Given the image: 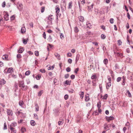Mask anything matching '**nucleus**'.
<instances>
[{
    "label": "nucleus",
    "mask_w": 133,
    "mask_h": 133,
    "mask_svg": "<svg viewBox=\"0 0 133 133\" xmlns=\"http://www.w3.org/2000/svg\"><path fill=\"white\" fill-rule=\"evenodd\" d=\"M55 10L57 16V19L58 16H59V17H60V16L61 15V14H59V13L60 11V8L59 7H58V5L56 6Z\"/></svg>",
    "instance_id": "nucleus-1"
},
{
    "label": "nucleus",
    "mask_w": 133,
    "mask_h": 133,
    "mask_svg": "<svg viewBox=\"0 0 133 133\" xmlns=\"http://www.w3.org/2000/svg\"><path fill=\"white\" fill-rule=\"evenodd\" d=\"M78 18L79 19V21H80L81 23L79 22L78 25L79 26H81L82 25L84 21V18L82 16H80L78 17Z\"/></svg>",
    "instance_id": "nucleus-2"
},
{
    "label": "nucleus",
    "mask_w": 133,
    "mask_h": 133,
    "mask_svg": "<svg viewBox=\"0 0 133 133\" xmlns=\"http://www.w3.org/2000/svg\"><path fill=\"white\" fill-rule=\"evenodd\" d=\"M6 70V69L4 71V72L5 73H11L13 71V69L12 68H9L7 70V71H6L5 70Z\"/></svg>",
    "instance_id": "nucleus-3"
},
{
    "label": "nucleus",
    "mask_w": 133,
    "mask_h": 133,
    "mask_svg": "<svg viewBox=\"0 0 133 133\" xmlns=\"http://www.w3.org/2000/svg\"><path fill=\"white\" fill-rule=\"evenodd\" d=\"M17 7L19 10L23 8V5L22 3L19 2L17 3L16 4Z\"/></svg>",
    "instance_id": "nucleus-4"
},
{
    "label": "nucleus",
    "mask_w": 133,
    "mask_h": 133,
    "mask_svg": "<svg viewBox=\"0 0 133 133\" xmlns=\"http://www.w3.org/2000/svg\"><path fill=\"white\" fill-rule=\"evenodd\" d=\"M9 128L11 131V133H16V130H15L14 128L11 127V125L10 126Z\"/></svg>",
    "instance_id": "nucleus-5"
},
{
    "label": "nucleus",
    "mask_w": 133,
    "mask_h": 133,
    "mask_svg": "<svg viewBox=\"0 0 133 133\" xmlns=\"http://www.w3.org/2000/svg\"><path fill=\"white\" fill-rule=\"evenodd\" d=\"M7 112L8 115L11 116H12L13 112L12 110L10 109H7Z\"/></svg>",
    "instance_id": "nucleus-6"
},
{
    "label": "nucleus",
    "mask_w": 133,
    "mask_h": 133,
    "mask_svg": "<svg viewBox=\"0 0 133 133\" xmlns=\"http://www.w3.org/2000/svg\"><path fill=\"white\" fill-rule=\"evenodd\" d=\"M106 118L108 122H109L110 121L113 120L114 119V117L113 116L106 117Z\"/></svg>",
    "instance_id": "nucleus-7"
},
{
    "label": "nucleus",
    "mask_w": 133,
    "mask_h": 133,
    "mask_svg": "<svg viewBox=\"0 0 133 133\" xmlns=\"http://www.w3.org/2000/svg\"><path fill=\"white\" fill-rule=\"evenodd\" d=\"M21 31L22 33H24L26 31V29L24 24H23V27L21 28Z\"/></svg>",
    "instance_id": "nucleus-8"
},
{
    "label": "nucleus",
    "mask_w": 133,
    "mask_h": 133,
    "mask_svg": "<svg viewBox=\"0 0 133 133\" xmlns=\"http://www.w3.org/2000/svg\"><path fill=\"white\" fill-rule=\"evenodd\" d=\"M19 86L20 87H22L24 85V82L23 81H19Z\"/></svg>",
    "instance_id": "nucleus-9"
},
{
    "label": "nucleus",
    "mask_w": 133,
    "mask_h": 133,
    "mask_svg": "<svg viewBox=\"0 0 133 133\" xmlns=\"http://www.w3.org/2000/svg\"><path fill=\"white\" fill-rule=\"evenodd\" d=\"M85 100L86 102H88L90 100V98L89 97V95L88 94L85 96Z\"/></svg>",
    "instance_id": "nucleus-10"
},
{
    "label": "nucleus",
    "mask_w": 133,
    "mask_h": 133,
    "mask_svg": "<svg viewBox=\"0 0 133 133\" xmlns=\"http://www.w3.org/2000/svg\"><path fill=\"white\" fill-rule=\"evenodd\" d=\"M6 81L4 80V79H1L0 81V85H1L2 84L4 85L5 84Z\"/></svg>",
    "instance_id": "nucleus-11"
},
{
    "label": "nucleus",
    "mask_w": 133,
    "mask_h": 133,
    "mask_svg": "<svg viewBox=\"0 0 133 133\" xmlns=\"http://www.w3.org/2000/svg\"><path fill=\"white\" fill-rule=\"evenodd\" d=\"M4 18L5 20L8 21L9 19V15L8 14H6L4 16Z\"/></svg>",
    "instance_id": "nucleus-12"
},
{
    "label": "nucleus",
    "mask_w": 133,
    "mask_h": 133,
    "mask_svg": "<svg viewBox=\"0 0 133 133\" xmlns=\"http://www.w3.org/2000/svg\"><path fill=\"white\" fill-rule=\"evenodd\" d=\"M54 55L58 59L60 60L61 58L60 55L59 54L57 53H56Z\"/></svg>",
    "instance_id": "nucleus-13"
},
{
    "label": "nucleus",
    "mask_w": 133,
    "mask_h": 133,
    "mask_svg": "<svg viewBox=\"0 0 133 133\" xmlns=\"http://www.w3.org/2000/svg\"><path fill=\"white\" fill-rule=\"evenodd\" d=\"M111 82H108L107 84L106 88L107 89H109V87L111 86Z\"/></svg>",
    "instance_id": "nucleus-14"
},
{
    "label": "nucleus",
    "mask_w": 133,
    "mask_h": 133,
    "mask_svg": "<svg viewBox=\"0 0 133 133\" xmlns=\"http://www.w3.org/2000/svg\"><path fill=\"white\" fill-rule=\"evenodd\" d=\"M94 4H92L90 6H88V9L89 10L91 11L92 9L93 6H94Z\"/></svg>",
    "instance_id": "nucleus-15"
},
{
    "label": "nucleus",
    "mask_w": 133,
    "mask_h": 133,
    "mask_svg": "<svg viewBox=\"0 0 133 133\" xmlns=\"http://www.w3.org/2000/svg\"><path fill=\"white\" fill-rule=\"evenodd\" d=\"M28 41V38H27L26 39H23V43L24 44H26L27 42Z\"/></svg>",
    "instance_id": "nucleus-16"
},
{
    "label": "nucleus",
    "mask_w": 133,
    "mask_h": 133,
    "mask_svg": "<svg viewBox=\"0 0 133 133\" xmlns=\"http://www.w3.org/2000/svg\"><path fill=\"white\" fill-rule=\"evenodd\" d=\"M48 19L50 21H51V23H52L51 21L53 19V16L52 15H50L48 17Z\"/></svg>",
    "instance_id": "nucleus-17"
},
{
    "label": "nucleus",
    "mask_w": 133,
    "mask_h": 133,
    "mask_svg": "<svg viewBox=\"0 0 133 133\" xmlns=\"http://www.w3.org/2000/svg\"><path fill=\"white\" fill-rule=\"evenodd\" d=\"M72 2H70L69 3L68 6V8L69 9H71V8L72 6Z\"/></svg>",
    "instance_id": "nucleus-18"
},
{
    "label": "nucleus",
    "mask_w": 133,
    "mask_h": 133,
    "mask_svg": "<svg viewBox=\"0 0 133 133\" xmlns=\"http://www.w3.org/2000/svg\"><path fill=\"white\" fill-rule=\"evenodd\" d=\"M126 95L127 96L129 97H131V95L129 91L127 90L126 93Z\"/></svg>",
    "instance_id": "nucleus-19"
},
{
    "label": "nucleus",
    "mask_w": 133,
    "mask_h": 133,
    "mask_svg": "<svg viewBox=\"0 0 133 133\" xmlns=\"http://www.w3.org/2000/svg\"><path fill=\"white\" fill-rule=\"evenodd\" d=\"M97 78V77L96 74H93L91 77V78L92 79H96Z\"/></svg>",
    "instance_id": "nucleus-20"
},
{
    "label": "nucleus",
    "mask_w": 133,
    "mask_h": 133,
    "mask_svg": "<svg viewBox=\"0 0 133 133\" xmlns=\"http://www.w3.org/2000/svg\"><path fill=\"white\" fill-rule=\"evenodd\" d=\"M24 50L23 48H21L18 51L19 53H22L23 51Z\"/></svg>",
    "instance_id": "nucleus-21"
},
{
    "label": "nucleus",
    "mask_w": 133,
    "mask_h": 133,
    "mask_svg": "<svg viewBox=\"0 0 133 133\" xmlns=\"http://www.w3.org/2000/svg\"><path fill=\"white\" fill-rule=\"evenodd\" d=\"M3 59H5L7 61H8L9 60L8 59V56L7 55H4L3 56Z\"/></svg>",
    "instance_id": "nucleus-22"
},
{
    "label": "nucleus",
    "mask_w": 133,
    "mask_h": 133,
    "mask_svg": "<svg viewBox=\"0 0 133 133\" xmlns=\"http://www.w3.org/2000/svg\"><path fill=\"white\" fill-rule=\"evenodd\" d=\"M30 123L31 125L33 126H34L36 124L35 122L33 120L31 121Z\"/></svg>",
    "instance_id": "nucleus-23"
},
{
    "label": "nucleus",
    "mask_w": 133,
    "mask_h": 133,
    "mask_svg": "<svg viewBox=\"0 0 133 133\" xmlns=\"http://www.w3.org/2000/svg\"><path fill=\"white\" fill-rule=\"evenodd\" d=\"M86 24L87 26V27L90 28H91V27L92 26L91 24L89 22H87L86 23Z\"/></svg>",
    "instance_id": "nucleus-24"
},
{
    "label": "nucleus",
    "mask_w": 133,
    "mask_h": 133,
    "mask_svg": "<svg viewBox=\"0 0 133 133\" xmlns=\"http://www.w3.org/2000/svg\"><path fill=\"white\" fill-rule=\"evenodd\" d=\"M84 92H82L81 94H79V95L80 96L81 98V99H82L84 97Z\"/></svg>",
    "instance_id": "nucleus-25"
},
{
    "label": "nucleus",
    "mask_w": 133,
    "mask_h": 133,
    "mask_svg": "<svg viewBox=\"0 0 133 133\" xmlns=\"http://www.w3.org/2000/svg\"><path fill=\"white\" fill-rule=\"evenodd\" d=\"M63 123V120L60 121L58 122V124L59 125H62Z\"/></svg>",
    "instance_id": "nucleus-26"
},
{
    "label": "nucleus",
    "mask_w": 133,
    "mask_h": 133,
    "mask_svg": "<svg viewBox=\"0 0 133 133\" xmlns=\"http://www.w3.org/2000/svg\"><path fill=\"white\" fill-rule=\"evenodd\" d=\"M74 31L75 33H77L78 32L79 30L77 27H75L74 28Z\"/></svg>",
    "instance_id": "nucleus-27"
},
{
    "label": "nucleus",
    "mask_w": 133,
    "mask_h": 133,
    "mask_svg": "<svg viewBox=\"0 0 133 133\" xmlns=\"http://www.w3.org/2000/svg\"><path fill=\"white\" fill-rule=\"evenodd\" d=\"M35 109L36 111H39V107L38 104H36L35 105Z\"/></svg>",
    "instance_id": "nucleus-28"
},
{
    "label": "nucleus",
    "mask_w": 133,
    "mask_h": 133,
    "mask_svg": "<svg viewBox=\"0 0 133 133\" xmlns=\"http://www.w3.org/2000/svg\"><path fill=\"white\" fill-rule=\"evenodd\" d=\"M71 81H69L68 80H66L65 81V84H66L67 85H70V84Z\"/></svg>",
    "instance_id": "nucleus-29"
},
{
    "label": "nucleus",
    "mask_w": 133,
    "mask_h": 133,
    "mask_svg": "<svg viewBox=\"0 0 133 133\" xmlns=\"http://www.w3.org/2000/svg\"><path fill=\"white\" fill-rule=\"evenodd\" d=\"M103 63L105 64H107L108 63V60L107 59H105L103 60Z\"/></svg>",
    "instance_id": "nucleus-30"
},
{
    "label": "nucleus",
    "mask_w": 133,
    "mask_h": 133,
    "mask_svg": "<svg viewBox=\"0 0 133 133\" xmlns=\"http://www.w3.org/2000/svg\"><path fill=\"white\" fill-rule=\"evenodd\" d=\"M104 128L106 130H107L109 129L108 127V125L106 124H104Z\"/></svg>",
    "instance_id": "nucleus-31"
},
{
    "label": "nucleus",
    "mask_w": 133,
    "mask_h": 133,
    "mask_svg": "<svg viewBox=\"0 0 133 133\" xmlns=\"http://www.w3.org/2000/svg\"><path fill=\"white\" fill-rule=\"evenodd\" d=\"M31 72L30 71L28 70L25 73V75H28L30 74Z\"/></svg>",
    "instance_id": "nucleus-32"
},
{
    "label": "nucleus",
    "mask_w": 133,
    "mask_h": 133,
    "mask_svg": "<svg viewBox=\"0 0 133 133\" xmlns=\"http://www.w3.org/2000/svg\"><path fill=\"white\" fill-rule=\"evenodd\" d=\"M54 66H55L54 65L50 66L48 68V70H53L54 68Z\"/></svg>",
    "instance_id": "nucleus-33"
},
{
    "label": "nucleus",
    "mask_w": 133,
    "mask_h": 133,
    "mask_svg": "<svg viewBox=\"0 0 133 133\" xmlns=\"http://www.w3.org/2000/svg\"><path fill=\"white\" fill-rule=\"evenodd\" d=\"M101 103H100V102H99L97 104V107L99 109L101 107Z\"/></svg>",
    "instance_id": "nucleus-34"
},
{
    "label": "nucleus",
    "mask_w": 133,
    "mask_h": 133,
    "mask_svg": "<svg viewBox=\"0 0 133 133\" xmlns=\"http://www.w3.org/2000/svg\"><path fill=\"white\" fill-rule=\"evenodd\" d=\"M43 91L42 90H41L38 93V96H40L43 93Z\"/></svg>",
    "instance_id": "nucleus-35"
},
{
    "label": "nucleus",
    "mask_w": 133,
    "mask_h": 133,
    "mask_svg": "<svg viewBox=\"0 0 133 133\" xmlns=\"http://www.w3.org/2000/svg\"><path fill=\"white\" fill-rule=\"evenodd\" d=\"M48 39L50 42H51L52 41V38L50 36H49Z\"/></svg>",
    "instance_id": "nucleus-36"
},
{
    "label": "nucleus",
    "mask_w": 133,
    "mask_h": 133,
    "mask_svg": "<svg viewBox=\"0 0 133 133\" xmlns=\"http://www.w3.org/2000/svg\"><path fill=\"white\" fill-rule=\"evenodd\" d=\"M24 103L23 101H19V104L21 106H22L24 104Z\"/></svg>",
    "instance_id": "nucleus-37"
},
{
    "label": "nucleus",
    "mask_w": 133,
    "mask_h": 133,
    "mask_svg": "<svg viewBox=\"0 0 133 133\" xmlns=\"http://www.w3.org/2000/svg\"><path fill=\"white\" fill-rule=\"evenodd\" d=\"M101 38L102 39H104L106 37V36L105 35L103 34H102L101 36Z\"/></svg>",
    "instance_id": "nucleus-38"
},
{
    "label": "nucleus",
    "mask_w": 133,
    "mask_h": 133,
    "mask_svg": "<svg viewBox=\"0 0 133 133\" xmlns=\"http://www.w3.org/2000/svg\"><path fill=\"white\" fill-rule=\"evenodd\" d=\"M39 71L42 73H44L45 72V70L44 69H41L39 70Z\"/></svg>",
    "instance_id": "nucleus-39"
},
{
    "label": "nucleus",
    "mask_w": 133,
    "mask_h": 133,
    "mask_svg": "<svg viewBox=\"0 0 133 133\" xmlns=\"http://www.w3.org/2000/svg\"><path fill=\"white\" fill-rule=\"evenodd\" d=\"M17 57L18 59H20L22 57V56L20 54H18L17 55Z\"/></svg>",
    "instance_id": "nucleus-40"
},
{
    "label": "nucleus",
    "mask_w": 133,
    "mask_h": 133,
    "mask_svg": "<svg viewBox=\"0 0 133 133\" xmlns=\"http://www.w3.org/2000/svg\"><path fill=\"white\" fill-rule=\"evenodd\" d=\"M108 97V95L107 94H105V95L104 96L103 99H106Z\"/></svg>",
    "instance_id": "nucleus-41"
},
{
    "label": "nucleus",
    "mask_w": 133,
    "mask_h": 133,
    "mask_svg": "<svg viewBox=\"0 0 133 133\" xmlns=\"http://www.w3.org/2000/svg\"><path fill=\"white\" fill-rule=\"evenodd\" d=\"M117 42L118 44L119 45H121L122 43V42L121 41V40L120 39Z\"/></svg>",
    "instance_id": "nucleus-42"
},
{
    "label": "nucleus",
    "mask_w": 133,
    "mask_h": 133,
    "mask_svg": "<svg viewBox=\"0 0 133 133\" xmlns=\"http://www.w3.org/2000/svg\"><path fill=\"white\" fill-rule=\"evenodd\" d=\"M17 125V123L16 122H14V123H12L11 124V125H11L14 127H15Z\"/></svg>",
    "instance_id": "nucleus-43"
},
{
    "label": "nucleus",
    "mask_w": 133,
    "mask_h": 133,
    "mask_svg": "<svg viewBox=\"0 0 133 133\" xmlns=\"http://www.w3.org/2000/svg\"><path fill=\"white\" fill-rule=\"evenodd\" d=\"M45 10V7L44 6H42L41 7V12L42 13Z\"/></svg>",
    "instance_id": "nucleus-44"
},
{
    "label": "nucleus",
    "mask_w": 133,
    "mask_h": 133,
    "mask_svg": "<svg viewBox=\"0 0 133 133\" xmlns=\"http://www.w3.org/2000/svg\"><path fill=\"white\" fill-rule=\"evenodd\" d=\"M35 54L36 56H38L39 55V52L38 51H35Z\"/></svg>",
    "instance_id": "nucleus-45"
},
{
    "label": "nucleus",
    "mask_w": 133,
    "mask_h": 133,
    "mask_svg": "<svg viewBox=\"0 0 133 133\" xmlns=\"http://www.w3.org/2000/svg\"><path fill=\"white\" fill-rule=\"evenodd\" d=\"M66 70L67 72H69L71 71V69L69 67H68L66 68Z\"/></svg>",
    "instance_id": "nucleus-46"
},
{
    "label": "nucleus",
    "mask_w": 133,
    "mask_h": 133,
    "mask_svg": "<svg viewBox=\"0 0 133 133\" xmlns=\"http://www.w3.org/2000/svg\"><path fill=\"white\" fill-rule=\"evenodd\" d=\"M114 19L113 18H111L110 19V22L112 24L114 22Z\"/></svg>",
    "instance_id": "nucleus-47"
},
{
    "label": "nucleus",
    "mask_w": 133,
    "mask_h": 133,
    "mask_svg": "<svg viewBox=\"0 0 133 133\" xmlns=\"http://www.w3.org/2000/svg\"><path fill=\"white\" fill-rule=\"evenodd\" d=\"M21 130L22 131V133H23L24 131H26V129L25 128H21Z\"/></svg>",
    "instance_id": "nucleus-48"
},
{
    "label": "nucleus",
    "mask_w": 133,
    "mask_h": 133,
    "mask_svg": "<svg viewBox=\"0 0 133 133\" xmlns=\"http://www.w3.org/2000/svg\"><path fill=\"white\" fill-rule=\"evenodd\" d=\"M68 91L71 93H73L74 92V90L72 89H71L69 90H68Z\"/></svg>",
    "instance_id": "nucleus-49"
},
{
    "label": "nucleus",
    "mask_w": 133,
    "mask_h": 133,
    "mask_svg": "<svg viewBox=\"0 0 133 133\" xmlns=\"http://www.w3.org/2000/svg\"><path fill=\"white\" fill-rule=\"evenodd\" d=\"M41 77V76L39 75L36 76V79L37 80L39 79Z\"/></svg>",
    "instance_id": "nucleus-50"
},
{
    "label": "nucleus",
    "mask_w": 133,
    "mask_h": 133,
    "mask_svg": "<svg viewBox=\"0 0 133 133\" xmlns=\"http://www.w3.org/2000/svg\"><path fill=\"white\" fill-rule=\"evenodd\" d=\"M121 78L120 77H118L116 81L117 82H119L121 80Z\"/></svg>",
    "instance_id": "nucleus-51"
},
{
    "label": "nucleus",
    "mask_w": 133,
    "mask_h": 133,
    "mask_svg": "<svg viewBox=\"0 0 133 133\" xmlns=\"http://www.w3.org/2000/svg\"><path fill=\"white\" fill-rule=\"evenodd\" d=\"M6 5L5 2L4 1L2 4V6L4 8L5 7Z\"/></svg>",
    "instance_id": "nucleus-52"
},
{
    "label": "nucleus",
    "mask_w": 133,
    "mask_h": 133,
    "mask_svg": "<svg viewBox=\"0 0 133 133\" xmlns=\"http://www.w3.org/2000/svg\"><path fill=\"white\" fill-rule=\"evenodd\" d=\"M79 68H77L74 71V72L77 74Z\"/></svg>",
    "instance_id": "nucleus-53"
},
{
    "label": "nucleus",
    "mask_w": 133,
    "mask_h": 133,
    "mask_svg": "<svg viewBox=\"0 0 133 133\" xmlns=\"http://www.w3.org/2000/svg\"><path fill=\"white\" fill-rule=\"evenodd\" d=\"M22 89H23L24 90H26L27 89V86L24 85L22 87Z\"/></svg>",
    "instance_id": "nucleus-54"
},
{
    "label": "nucleus",
    "mask_w": 133,
    "mask_h": 133,
    "mask_svg": "<svg viewBox=\"0 0 133 133\" xmlns=\"http://www.w3.org/2000/svg\"><path fill=\"white\" fill-rule=\"evenodd\" d=\"M68 98V95H66L64 96V98L65 100H66Z\"/></svg>",
    "instance_id": "nucleus-55"
},
{
    "label": "nucleus",
    "mask_w": 133,
    "mask_h": 133,
    "mask_svg": "<svg viewBox=\"0 0 133 133\" xmlns=\"http://www.w3.org/2000/svg\"><path fill=\"white\" fill-rule=\"evenodd\" d=\"M34 118H35L36 119H38V117L37 115L36 114H34Z\"/></svg>",
    "instance_id": "nucleus-56"
},
{
    "label": "nucleus",
    "mask_w": 133,
    "mask_h": 133,
    "mask_svg": "<svg viewBox=\"0 0 133 133\" xmlns=\"http://www.w3.org/2000/svg\"><path fill=\"white\" fill-rule=\"evenodd\" d=\"M126 80H124H124H123L122 81V85H124L125 84V81Z\"/></svg>",
    "instance_id": "nucleus-57"
},
{
    "label": "nucleus",
    "mask_w": 133,
    "mask_h": 133,
    "mask_svg": "<svg viewBox=\"0 0 133 133\" xmlns=\"http://www.w3.org/2000/svg\"><path fill=\"white\" fill-rule=\"evenodd\" d=\"M70 77L71 79H74L75 77V75H72L70 76Z\"/></svg>",
    "instance_id": "nucleus-58"
},
{
    "label": "nucleus",
    "mask_w": 133,
    "mask_h": 133,
    "mask_svg": "<svg viewBox=\"0 0 133 133\" xmlns=\"http://www.w3.org/2000/svg\"><path fill=\"white\" fill-rule=\"evenodd\" d=\"M43 37L45 39L46 38V35L45 32H44L43 34Z\"/></svg>",
    "instance_id": "nucleus-59"
},
{
    "label": "nucleus",
    "mask_w": 133,
    "mask_h": 133,
    "mask_svg": "<svg viewBox=\"0 0 133 133\" xmlns=\"http://www.w3.org/2000/svg\"><path fill=\"white\" fill-rule=\"evenodd\" d=\"M127 16L128 18L129 19H130V16L129 12H128L127 14Z\"/></svg>",
    "instance_id": "nucleus-60"
},
{
    "label": "nucleus",
    "mask_w": 133,
    "mask_h": 133,
    "mask_svg": "<svg viewBox=\"0 0 133 133\" xmlns=\"http://www.w3.org/2000/svg\"><path fill=\"white\" fill-rule=\"evenodd\" d=\"M72 61V60L70 59H69L68 60V62L70 64L71 63Z\"/></svg>",
    "instance_id": "nucleus-61"
},
{
    "label": "nucleus",
    "mask_w": 133,
    "mask_h": 133,
    "mask_svg": "<svg viewBox=\"0 0 133 133\" xmlns=\"http://www.w3.org/2000/svg\"><path fill=\"white\" fill-rule=\"evenodd\" d=\"M75 52V50L74 49H72L71 50V52L74 53Z\"/></svg>",
    "instance_id": "nucleus-62"
},
{
    "label": "nucleus",
    "mask_w": 133,
    "mask_h": 133,
    "mask_svg": "<svg viewBox=\"0 0 133 133\" xmlns=\"http://www.w3.org/2000/svg\"><path fill=\"white\" fill-rule=\"evenodd\" d=\"M15 18V16L14 15H12L11 17V19L12 20H13Z\"/></svg>",
    "instance_id": "nucleus-63"
},
{
    "label": "nucleus",
    "mask_w": 133,
    "mask_h": 133,
    "mask_svg": "<svg viewBox=\"0 0 133 133\" xmlns=\"http://www.w3.org/2000/svg\"><path fill=\"white\" fill-rule=\"evenodd\" d=\"M72 56L70 52H68L67 54V56L68 57H71Z\"/></svg>",
    "instance_id": "nucleus-64"
}]
</instances>
